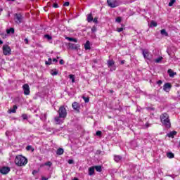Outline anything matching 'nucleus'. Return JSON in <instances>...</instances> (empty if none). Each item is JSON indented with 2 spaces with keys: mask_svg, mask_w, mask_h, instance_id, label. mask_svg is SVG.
<instances>
[{
  "mask_svg": "<svg viewBox=\"0 0 180 180\" xmlns=\"http://www.w3.org/2000/svg\"><path fill=\"white\" fill-rule=\"evenodd\" d=\"M162 57L160 56V57H158V58L155 59L154 61L155 63H156L157 64H160L161 63V62L162 61Z\"/></svg>",
  "mask_w": 180,
  "mask_h": 180,
  "instance_id": "nucleus-23",
  "label": "nucleus"
},
{
  "mask_svg": "<svg viewBox=\"0 0 180 180\" xmlns=\"http://www.w3.org/2000/svg\"><path fill=\"white\" fill-rule=\"evenodd\" d=\"M176 0H171L170 2L169 3V6H172L175 4Z\"/></svg>",
  "mask_w": 180,
  "mask_h": 180,
  "instance_id": "nucleus-38",
  "label": "nucleus"
},
{
  "mask_svg": "<svg viewBox=\"0 0 180 180\" xmlns=\"http://www.w3.org/2000/svg\"><path fill=\"white\" fill-rule=\"evenodd\" d=\"M94 169L97 172H102V166H95Z\"/></svg>",
  "mask_w": 180,
  "mask_h": 180,
  "instance_id": "nucleus-25",
  "label": "nucleus"
},
{
  "mask_svg": "<svg viewBox=\"0 0 180 180\" xmlns=\"http://www.w3.org/2000/svg\"><path fill=\"white\" fill-rule=\"evenodd\" d=\"M44 37L45 39H47V40H52L53 37L51 36H50L49 34H45L44 35Z\"/></svg>",
  "mask_w": 180,
  "mask_h": 180,
  "instance_id": "nucleus-30",
  "label": "nucleus"
},
{
  "mask_svg": "<svg viewBox=\"0 0 180 180\" xmlns=\"http://www.w3.org/2000/svg\"><path fill=\"white\" fill-rule=\"evenodd\" d=\"M171 88H172V86L169 83H165L163 86V90L165 92H169Z\"/></svg>",
  "mask_w": 180,
  "mask_h": 180,
  "instance_id": "nucleus-10",
  "label": "nucleus"
},
{
  "mask_svg": "<svg viewBox=\"0 0 180 180\" xmlns=\"http://www.w3.org/2000/svg\"><path fill=\"white\" fill-rule=\"evenodd\" d=\"M0 44H4V41L1 39H0Z\"/></svg>",
  "mask_w": 180,
  "mask_h": 180,
  "instance_id": "nucleus-55",
  "label": "nucleus"
},
{
  "mask_svg": "<svg viewBox=\"0 0 180 180\" xmlns=\"http://www.w3.org/2000/svg\"><path fill=\"white\" fill-rule=\"evenodd\" d=\"M115 22H117V23H120V22H122V17L116 18Z\"/></svg>",
  "mask_w": 180,
  "mask_h": 180,
  "instance_id": "nucleus-34",
  "label": "nucleus"
},
{
  "mask_svg": "<svg viewBox=\"0 0 180 180\" xmlns=\"http://www.w3.org/2000/svg\"><path fill=\"white\" fill-rule=\"evenodd\" d=\"M44 165H46V167H51V165H53V163L50 161L46 162Z\"/></svg>",
  "mask_w": 180,
  "mask_h": 180,
  "instance_id": "nucleus-33",
  "label": "nucleus"
},
{
  "mask_svg": "<svg viewBox=\"0 0 180 180\" xmlns=\"http://www.w3.org/2000/svg\"><path fill=\"white\" fill-rule=\"evenodd\" d=\"M1 36L2 39H6V37H8V35L6 34H1Z\"/></svg>",
  "mask_w": 180,
  "mask_h": 180,
  "instance_id": "nucleus-41",
  "label": "nucleus"
},
{
  "mask_svg": "<svg viewBox=\"0 0 180 180\" xmlns=\"http://www.w3.org/2000/svg\"><path fill=\"white\" fill-rule=\"evenodd\" d=\"M160 34H162V36H165V37H167L168 36V32H167V30H165V29H162L160 31Z\"/></svg>",
  "mask_w": 180,
  "mask_h": 180,
  "instance_id": "nucleus-21",
  "label": "nucleus"
},
{
  "mask_svg": "<svg viewBox=\"0 0 180 180\" xmlns=\"http://www.w3.org/2000/svg\"><path fill=\"white\" fill-rule=\"evenodd\" d=\"M44 120H46V119H47V115L46 114L44 115Z\"/></svg>",
  "mask_w": 180,
  "mask_h": 180,
  "instance_id": "nucleus-53",
  "label": "nucleus"
},
{
  "mask_svg": "<svg viewBox=\"0 0 180 180\" xmlns=\"http://www.w3.org/2000/svg\"><path fill=\"white\" fill-rule=\"evenodd\" d=\"M30 148H32V146H27V148H26V149H27V150H30Z\"/></svg>",
  "mask_w": 180,
  "mask_h": 180,
  "instance_id": "nucleus-51",
  "label": "nucleus"
},
{
  "mask_svg": "<svg viewBox=\"0 0 180 180\" xmlns=\"http://www.w3.org/2000/svg\"><path fill=\"white\" fill-rule=\"evenodd\" d=\"M142 54L144 58H146L147 60H148V52L147 51H143Z\"/></svg>",
  "mask_w": 180,
  "mask_h": 180,
  "instance_id": "nucleus-24",
  "label": "nucleus"
},
{
  "mask_svg": "<svg viewBox=\"0 0 180 180\" xmlns=\"http://www.w3.org/2000/svg\"><path fill=\"white\" fill-rule=\"evenodd\" d=\"M69 77L70 78V79H72V83L75 82V77L74 76V75H70Z\"/></svg>",
  "mask_w": 180,
  "mask_h": 180,
  "instance_id": "nucleus-31",
  "label": "nucleus"
},
{
  "mask_svg": "<svg viewBox=\"0 0 180 180\" xmlns=\"http://www.w3.org/2000/svg\"><path fill=\"white\" fill-rule=\"evenodd\" d=\"M24 41H25V44H27L29 43V39H27V38H25L24 39Z\"/></svg>",
  "mask_w": 180,
  "mask_h": 180,
  "instance_id": "nucleus-47",
  "label": "nucleus"
},
{
  "mask_svg": "<svg viewBox=\"0 0 180 180\" xmlns=\"http://www.w3.org/2000/svg\"><path fill=\"white\" fill-rule=\"evenodd\" d=\"M44 180H47V179H45Z\"/></svg>",
  "mask_w": 180,
  "mask_h": 180,
  "instance_id": "nucleus-60",
  "label": "nucleus"
},
{
  "mask_svg": "<svg viewBox=\"0 0 180 180\" xmlns=\"http://www.w3.org/2000/svg\"><path fill=\"white\" fill-rule=\"evenodd\" d=\"M22 89L24 91V95H30V87L29 86V84H23Z\"/></svg>",
  "mask_w": 180,
  "mask_h": 180,
  "instance_id": "nucleus-8",
  "label": "nucleus"
},
{
  "mask_svg": "<svg viewBox=\"0 0 180 180\" xmlns=\"http://www.w3.org/2000/svg\"><path fill=\"white\" fill-rule=\"evenodd\" d=\"M58 116L55 117L54 120L56 124H63L67 117V109L64 105H61L58 110Z\"/></svg>",
  "mask_w": 180,
  "mask_h": 180,
  "instance_id": "nucleus-1",
  "label": "nucleus"
},
{
  "mask_svg": "<svg viewBox=\"0 0 180 180\" xmlns=\"http://www.w3.org/2000/svg\"><path fill=\"white\" fill-rule=\"evenodd\" d=\"M107 4L110 8H117L120 5L119 0H107Z\"/></svg>",
  "mask_w": 180,
  "mask_h": 180,
  "instance_id": "nucleus-5",
  "label": "nucleus"
},
{
  "mask_svg": "<svg viewBox=\"0 0 180 180\" xmlns=\"http://www.w3.org/2000/svg\"><path fill=\"white\" fill-rule=\"evenodd\" d=\"M94 20V17H92V13L87 15V22L89 23H91Z\"/></svg>",
  "mask_w": 180,
  "mask_h": 180,
  "instance_id": "nucleus-17",
  "label": "nucleus"
},
{
  "mask_svg": "<svg viewBox=\"0 0 180 180\" xmlns=\"http://www.w3.org/2000/svg\"><path fill=\"white\" fill-rule=\"evenodd\" d=\"M51 63H52V59H51V58H49L48 59V61H46V62H45L46 65H51Z\"/></svg>",
  "mask_w": 180,
  "mask_h": 180,
  "instance_id": "nucleus-28",
  "label": "nucleus"
},
{
  "mask_svg": "<svg viewBox=\"0 0 180 180\" xmlns=\"http://www.w3.org/2000/svg\"><path fill=\"white\" fill-rule=\"evenodd\" d=\"M6 136H8V131L6 132Z\"/></svg>",
  "mask_w": 180,
  "mask_h": 180,
  "instance_id": "nucleus-58",
  "label": "nucleus"
},
{
  "mask_svg": "<svg viewBox=\"0 0 180 180\" xmlns=\"http://www.w3.org/2000/svg\"><path fill=\"white\" fill-rule=\"evenodd\" d=\"M15 162L18 167H23V165L27 164V159L22 155H19L15 157Z\"/></svg>",
  "mask_w": 180,
  "mask_h": 180,
  "instance_id": "nucleus-3",
  "label": "nucleus"
},
{
  "mask_svg": "<svg viewBox=\"0 0 180 180\" xmlns=\"http://www.w3.org/2000/svg\"><path fill=\"white\" fill-rule=\"evenodd\" d=\"M7 34H15V28L11 27L10 29L6 30Z\"/></svg>",
  "mask_w": 180,
  "mask_h": 180,
  "instance_id": "nucleus-16",
  "label": "nucleus"
},
{
  "mask_svg": "<svg viewBox=\"0 0 180 180\" xmlns=\"http://www.w3.org/2000/svg\"><path fill=\"white\" fill-rule=\"evenodd\" d=\"M68 164H74V160L72 159H70L68 161Z\"/></svg>",
  "mask_w": 180,
  "mask_h": 180,
  "instance_id": "nucleus-43",
  "label": "nucleus"
},
{
  "mask_svg": "<svg viewBox=\"0 0 180 180\" xmlns=\"http://www.w3.org/2000/svg\"><path fill=\"white\" fill-rule=\"evenodd\" d=\"M93 21L94 23H98V18L95 17L94 19H93Z\"/></svg>",
  "mask_w": 180,
  "mask_h": 180,
  "instance_id": "nucleus-45",
  "label": "nucleus"
},
{
  "mask_svg": "<svg viewBox=\"0 0 180 180\" xmlns=\"http://www.w3.org/2000/svg\"><path fill=\"white\" fill-rule=\"evenodd\" d=\"M66 40H68L69 41H74L75 43H77L78 42V39H75L72 37H66Z\"/></svg>",
  "mask_w": 180,
  "mask_h": 180,
  "instance_id": "nucleus-22",
  "label": "nucleus"
},
{
  "mask_svg": "<svg viewBox=\"0 0 180 180\" xmlns=\"http://www.w3.org/2000/svg\"><path fill=\"white\" fill-rule=\"evenodd\" d=\"M157 26V22L152 20L150 22V27H156Z\"/></svg>",
  "mask_w": 180,
  "mask_h": 180,
  "instance_id": "nucleus-27",
  "label": "nucleus"
},
{
  "mask_svg": "<svg viewBox=\"0 0 180 180\" xmlns=\"http://www.w3.org/2000/svg\"><path fill=\"white\" fill-rule=\"evenodd\" d=\"M84 49L85 50H91V45L89 43V41H86L84 44Z\"/></svg>",
  "mask_w": 180,
  "mask_h": 180,
  "instance_id": "nucleus-18",
  "label": "nucleus"
},
{
  "mask_svg": "<svg viewBox=\"0 0 180 180\" xmlns=\"http://www.w3.org/2000/svg\"><path fill=\"white\" fill-rule=\"evenodd\" d=\"M2 50L4 56H11V54H12V49H11V46L8 44H4Z\"/></svg>",
  "mask_w": 180,
  "mask_h": 180,
  "instance_id": "nucleus-4",
  "label": "nucleus"
},
{
  "mask_svg": "<svg viewBox=\"0 0 180 180\" xmlns=\"http://www.w3.org/2000/svg\"><path fill=\"white\" fill-rule=\"evenodd\" d=\"M160 122L162 126H165L167 129H171V120L169 115L167 112H164L160 115Z\"/></svg>",
  "mask_w": 180,
  "mask_h": 180,
  "instance_id": "nucleus-2",
  "label": "nucleus"
},
{
  "mask_svg": "<svg viewBox=\"0 0 180 180\" xmlns=\"http://www.w3.org/2000/svg\"><path fill=\"white\" fill-rule=\"evenodd\" d=\"M94 174H95V167H91L89 168V175H90V176H91V175H94Z\"/></svg>",
  "mask_w": 180,
  "mask_h": 180,
  "instance_id": "nucleus-15",
  "label": "nucleus"
},
{
  "mask_svg": "<svg viewBox=\"0 0 180 180\" xmlns=\"http://www.w3.org/2000/svg\"><path fill=\"white\" fill-rule=\"evenodd\" d=\"M59 63L60 64V65H63V64H64V60L61 59V60L59 61Z\"/></svg>",
  "mask_w": 180,
  "mask_h": 180,
  "instance_id": "nucleus-46",
  "label": "nucleus"
},
{
  "mask_svg": "<svg viewBox=\"0 0 180 180\" xmlns=\"http://www.w3.org/2000/svg\"><path fill=\"white\" fill-rule=\"evenodd\" d=\"M68 48L71 49L72 50H78V49H79V45L72 44V43H69Z\"/></svg>",
  "mask_w": 180,
  "mask_h": 180,
  "instance_id": "nucleus-11",
  "label": "nucleus"
},
{
  "mask_svg": "<svg viewBox=\"0 0 180 180\" xmlns=\"http://www.w3.org/2000/svg\"><path fill=\"white\" fill-rule=\"evenodd\" d=\"M82 98L84 99L85 103H88V102H89V97L83 96Z\"/></svg>",
  "mask_w": 180,
  "mask_h": 180,
  "instance_id": "nucleus-32",
  "label": "nucleus"
},
{
  "mask_svg": "<svg viewBox=\"0 0 180 180\" xmlns=\"http://www.w3.org/2000/svg\"><path fill=\"white\" fill-rule=\"evenodd\" d=\"M57 58H60V57L57 56Z\"/></svg>",
  "mask_w": 180,
  "mask_h": 180,
  "instance_id": "nucleus-59",
  "label": "nucleus"
},
{
  "mask_svg": "<svg viewBox=\"0 0 180 180\" xmlns=\"http://www.w3.org/2000/svg\"><path fill=\"white\" fill-rule=\"evenodd\" d=\"M93 62L96 64V63H98V60L96 59L94 60Z\"/></svg>",
  "mask_w": 180,
  "mask_h": 180,
  "instance_id": "nucleus-54",
  "label": "nucleus"
},
{
  "mask_svg": "<svg viewBox=\"0 0 180 180\" xmlns=\"http://www.w3.org/2000/svg\"><path fill=\"white\" fill-rule=\"evenodd\" d=\"M157 84H158V85H159V86H160V85H162V82L161 80H158L157 82Z\"/></svg>",
  "mask_w": 180,
  "mask_h": 180,
  "instance_id": "nucleus-44",
  "label": "nucleus"
},
{
  "mask_svg": "<svg viewBox=\"0 0 180 180\" xmlns=\"http://www.w3.org/2000/svg\"><path fill=\"white\" fill-rule=\"evenodd\" d=\"M22 117L23 120H27V114H22Z\"/></svg>",
  "mask_w": 180,
  "mask_h": 180,
  "instance_id": "nucleus-36",
  "label": "nucleus"
},
{
  "mask_svg": "<svg viewBox=\"0 0 180 180\" xmlns=\"http://www.w3.org/2000/svg\"><path fill=\"white\" fill-rule=\"evenodd\" d=\"M11 171V168L8 167H3L1 169H0V172L1 174H3L4 175H6V174H8V172Z\"/></svg>",
  "mask_w": 180,
  "mask_h": 180,
  "instance_id": "nucleus-9",
  "label": "nucleus"
},
{
  "mask_svg": "<svg viewBox=\"0 0 180 180\" xmlns=\"http://www.w3.org/2000/svg\"><path fill=\"white\" fill-rule=\"evenodd\" d=\"M176 131H170L169 133H168L167 134V137H169L171 139H174V136H176Z\"/></svg>",
  "mask_w": 180,
  "mask_h": 180,
  "instance_id": "nucleus-13",
  "label": "nucleus"
},
{
  "mask_svg": "<svg viewBox=\"0 0 180 180\" xmlns=\"http://www.w3.org/2000/svg\"><path fill=\"white\" fill-rule=\"evenodd\" d=\"M122 158H123L121 155H114V160L115 161V162H120Z\"/></svg>",
  "mask_w": 180,
  "mask_h": 180,
  "instance_id": "nucleus-12",
  "label": "nucleus"
},
{
  "mask_svg": "<svg viewBox=\"0 0 180 180\" xmlns=\"http://www.w3.org/2000/svg\"><path fill=\"white\" fill-rule=\"evenodd\" d=\"M16 109H18V106L16 105H13V109L10 110V113H16Z\"/></svg>",
  "mask_w": 180,
  "mask_h": 180,
  "instance_id": "nucleus-26",
  "label": "nucleus"
},
{
  "mask_svg": "<svg viewBox=\"0 0 180 180\" xmlns=\"http://www.w3.org/2000/svg\"><path fill=\"white\" fill-rule=\"evenodd\" d=\"M167 158H174L175 157V155L172 152H167Z\"/></svg>",
  "mask_w": 180,
  "mask_h": 180,
  "instance_id": "nucleus-20",
  "label": "nucleus"
},
{
  "mask_svg": "<svg viewBox=\"0 0 180 180\" xmlns=\"http://www.w3.org/2000/svg\"><path fill=\"white\" fill-rule=\"evenodd\" d=\"M96 30H98V29L96 28V26H93L91 28L92 33H95V32H96Z\"/></svg>",
  "mask_w": 180,
  "mask_h": 180,
  "instance_id": "nucleus-37",
  "label": "nucleus"
},
{
  "mask_svg": "<svg viewBox=\"0 0 180 180\" xmlns=\"http://www.w3.org/2000/svg\"><path fill=\"white\" fill-rule=\"evenodd\" d=\"M14 22L17 23V25H20L23 22V16L20 13H15L14 14Z\"/></svg>",
  "mask_w": 180,
  "mask_h": 180,
  "instance_id": "nucleus-6",
  "label": "nucleus"
},
{
  "mask_svg": "<svg viewBox=\"0 0 180 180\" xmlns=\"http://www.w3.org/2000/svg\"><path fill=\"white\" fill-rule=\"evenodd\" d=\"M72 106L75 110H79V104L77 102H74Z\"/></svg>",
  "mask_w": 180,
  "mask_h": 180,
  "instance_id": "nucleus-14",
  "label": "nucleus"
},
{
  "mask_svg": "<svg viewBox=\"0 0 180 180\" xmlns=\"http://www.w3.org/2000/svg\"><path fill=\"white\" fill-rule=\"evenodd\" d=\"M0 12H2V8H0Z\"/></svg>",
  "mask_w": 180,
  "mask_h": 180,
  "instance_id": "nucleus-57",
  "label": "nucleus"
},
{
  "mask_svg": "<svg viewBox=\"0 0 180 180\" xmlns=\"http://www.w3.org/2000/svg\"><path fill=\"white\" fill-rule=\"evenodd\" d=\"M57 155H63L64 154V149L59 148L56 152Z\"/></svg>",
  "mask_w": 180,
  "mask_h": 180,
  "instance_id": "nucleus-19",
  "label": "nucleus"
},
{
  "mask_svg": "<svg viewBox=\"0 0 180 180\" xmlns=\"http://www.w3.org/2000/svg\"><path fill=\"white\" fill-rule=\"evenodd\" d=\"M51 75H57L58 74V71H57V70H55L53 72L52 71L51 72Z\"/></svg>",
  "mask_w": 180,
  "mask_h": 180,
  "instance_id": "nucleus-40",
  "label": "nucleus"
},
{
  "mask_svg": "<svg viewBox=\"0 0 180 180\" xmlns=\"http://www.w3.org/2000/svg\"><path fill=\"white\" fill-rule=\"evenodd\" d=\"M63 6H70V2L66 1L64 3Z\"/></svg>",
  "mask_w": 180,
  "mask_h": 180,
  "instance_id": "nucleus-42",
  "label": "nucleus"
},
{
  "mask_svg": "<svg viewBox=\"0 0 180 180\" xmlns=\"http://www.w3.org/2000/svg\"><path fill=\"white\" fill-rule=\"evenodd\" d=\"M36 174H37V170H33L32 171V175H36Z\"/></svg>",
  "mask_w": 180,
  "mask_h": 180,
  "instance_id": "nucleus-48",
  "label": "nucleus"
},
{
  "mask_svg": "<svg viewBox=\"0 0 180 180\" xmlns=\"http://www.w3.org/2000/svg\"><path fill=\"white\" fill-rule=\"evenodd\" d=\"M123 30H124V28L123 27H120V28L117 27L116 29V31L118 32V33H120V32H123Z\"/></svg>",
  "mask_w": 180,
  "mask_h": 180,
  "instance_id": "nucleus-35",
  "label": "nucleus"
},
{
  "mask_svg": "<svg viewBox=\"0 0 180 180\" xmlns=\"http://www.w3.org/2000/svg\"><path fill=\"white\" fill-rule=\"evenodd\" d=\"M124 63H125L124 60H122L120 61V64H122V65L124 64Z\"/></svg>",
  "mask_w": 180,
  "mask_h": 180,
  "instance_id": "nucleus-52",
  "label": "nucleus"
},
{
  "mask_svg": "<svg viewBox=\"0 0 180 180\" xmlns=\"http://www.w3.org/2000/svg\"><path fill=\"white\" fill-rule=\"evenodd\" d=\"M53 8H58V4H53Z\"/></svg>",
  "mask_w": 180,
  "mask_h": 180,
  "instance_id": "nucleus-49",
  "label": "nucleus"
},
{
  "mask_svg": "<svg viewBox=\"0 0 180 180\" xmlns=\"http://www.w3.org/2000/svg\"><path fill=\"white\" fill-rule=\"evenodd\" d=\"M167 72H168L169 77H174V72L172 71V70L169 69Z\"/></svg>",
  "mask_w": 180,
  "mask_h": 180,
  "instance_id": "nucleus-29",
  "label": "nucleus"
},
{
  "mask_svg": "<svg viewBox=\"0 0 180 180\" xmlns=\"http://www.w3.org/2000/svg\"><path fill=\"white\" fill-rule=\"evenodd\" d=\"M53 63H58V60L57 59H56V58H53Z\"/></svg>",
  "mask_w": 180,
  "mask_h": 180,
  "instance_id": "nucleus-50",
  "label": "nucleus"
},
{
  "mask_svg": "<svg viewBox=\"0 0 180 180\" xmlns=\"http://www.w3.org/2000/svg\"><path fill=\"white\" fill-rule=\"evenodd\" d=\"M8 1H11V2H15V0H8Z\"/></svg>",
  "mask_w": 180,
  "mask_h": 180,
  "instance_id": "nucleus-56",
  "label": "nucleus"
},
{
  "mask_svg": "<svg viewBox=\"0 0 180 180\" xmlns=\"http://www.w3.org/2000/svg\"><path fill=\"white\" fill-rule=\"evenodd\" d=\"M108 68H110V71L116 70V66H115V61L113 60H109L107 62Z\"/></svg>",
  "mask_w": 180,
  "mask_h": 180,
  "instance_id": "nucleus-7",
  "label": "nucleus"
},
{
  "mask_svg": "<svg viewBox=\"0 0 180 180\" xmlns=\"http://www.w3.org/2000/svg\"><path fill=\"white\" fill-rule=\"evenodd\" d=\"M96 135H97L98 137H101V136H102V131H97L96 132Z\"/></svg>",
  "mask_w": 180,
  "mask_h": 180,
  "instance_id": "nucleus-39",
  "label": "nucleus"
}]
</instances>
